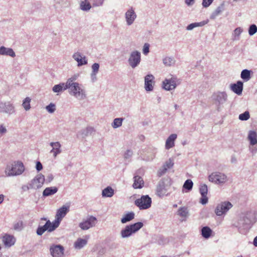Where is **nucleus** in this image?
Listing matches in <instances>:
<instances>
[{
    "mask_svg": "<svg viewBox=\"0 0 257 257\" xmlns=\"http://www.w3.org/2000/svg\"><path fill=\"white\" fill-rule=\"evenodd\" d=\"M256 221L255 212L248 211L239 214L237 220L234 222V226L238 229H246Z\"/></svg>",
    "mask_w": 257,
    "mask_h": 257,
    "instance_id": "1",
    "label": "nucleus"
},
{
    "mask_svg": "<svg viewBox=\"0 0 257 257\" xmlns=\"http://www.w3.org/2000/svg\"><path fill=\"white\" fill-rule=\"evenodd\" d=\"M25 171L23 164L20 161L14 162L7 165L5 170L7 176H15L21 175Z\"/></svg>",
    "mask_w": 257,
    "mask_h": 257,
    "instance_id": "2",
    "label": "nucleus"
},
{
    "mask_svg": "<svg viewBox=\"0 0 257 257\" xmlns=\"http://www.w3.org/2000/svg\"><path fill=\"white\" fill-rule=\"evenodd\" d=\"M69 89V93L78 100H83L86 97L85 91L83 88L82 84L75 83L73 85L66 86Z\"/></svg>",
    "mask_w": 257,
    "mask_h": 257,
    "instance_id": "3",
    "label": "nucleus"
},
{
    "mask_svg": "<svg viewBox=\"0 0 257 257\" xmlns=\"http://www.w3.org/2000/svg\"><path fill=\"white\" fill-rule=\"evenodd\" d=\"M143 226V223L141 222L132 224L125 226L120 232V235L122 238H126L131 236L137 232Z\"/></svg>",
    "mask_w": 257,
    "mask_h": 257,
    "instance_id": "4",
    "label": "nucleus"
},
{
    "mask_svg": "<svg viewBox=\"0 0 257 257\" xmlns=\"http://www.w3.org/2000/svg\"><path fill=\"white\" fill-rule=\"evenodd\" d=\"M181 83V80L176 76L171 75V77L165 79L162 82V88L167 91L174 90L177 85Z\"/></svg>",
    "mask_w": 257,
    "mask_h": 257,
    "instance_id": "5",
    "label": "nucleus"
},
{
    "mask_svg": "<svg viewBox=\"0 0 257 257\" xmlns=\"http://www.w3.org/2000/svg\"><path fill=\"white\" fill-rule=\"evenodd\" d=\"M210 182L217 185H222L225 183L228 178L226 174L220 172H214L208 176Z\"/></svg>",
    "mask_w": 257,
    "mask_h": 257,
    "instance_id": "6",
    "label": "nucleus"
},
{
    "mask_svg": "<svg viewBox=\"0 0 257 257\" xmlns=\"http://www.w3.org/2000/svg\"><path fill=\"white\" fill-rule=\"evenodd\" d=\"M16 107L15 105L10 101H3L0 102V113L13 115L16 113Z\"/></svg>",
    "mask_w": 257,
    "mask_h": 257,
    "instance_id": "7",
    "label": "nucleus"
},
{
    "mask_svg": "<svg viewBox=\"0 0 257 257\" xmlns=\"http://www.w3.org/2000/svg\"><path fill=\"white\" fill-rule=\"evenodd\" d=\"M232 207L233 205L229 201H222L217 205L215 209V213L218 216L225 215Z\"/></svg>",
    "mask_w": 257,
    "mask_h": 257,
    "instance_id": "8",
    "label": "nucleus"
},
{
    "mask_svg": "<svg viewBox=\"0 0 257 257\" xmlns=\"http://www.w3.org/2000/svg\"><path fill=\"white\" fill-rule=\"evenodd\" d=\"M141 61V53L138 50L132 51L128 57L127 62L129 66L133 69L138 67Z\"/></svg>",
    "mask_w": 257,
    "mask_h": 257,
    "instance_id": "9",
    "label": "nucleus"
},
{
    "mask_svg": "<svg viewBox=\"0 0 257 257\" xmlns=\"http://www.w3.org/2000/svg\"><path fill=\"white\" fill-rule=\"evenodd\" d=\"M151 204L152 199L148 195H143L135 201V204L141 210L149 208L151 206Z\"/></svg>",
    "mask_w": 257,
    "mask_h": 257,
    "instance_id": "10",
    "label": "nucleus"
},
{
    "mask_svg": "<svg viewBox=\"0 0 257 257\" xmlns=\"http://www.w3.org/2000/svg\"><path fill=\"white\" fill-rule=\"evenodd\" d=\"M59 226L53 221L51 222L49 220H47L43 226H39L37 229V234L38 235H42L46 231L51 232L55 230Z\"/></svg>",
    "mask_w": 257,
    "mask_h": 257,
    "instance_id": "11",
    "label": "nucleus"
},
{
    "mask_svg": "<svg viewBox=\"0 0 257 257\" xmlns=\"http://www.w3.org/2000/svg\"><path fill=\"white\" fill-rule=\"evenodd\" d=\"M212 99L214 101V103L217 106V110H219L221 106L227 101V95L224 91H218L213 94Z\"/></svg>",
    "mask_w": 257,
    "mask_h": 257,
    "instance_id": "12",
    "label": "nucleus"
},
{
    "mask_svg": "<svg viewBox=\"0 0 257 257\" xmlns=\"http://www.w3.org/2000/svg\"><path fill=\"white\" fill-rule=\"evenodd\" d=\"M247 139L249 143V150L250 152L254 154L257 152V133L254 131H249Z\"/></svg>",
    "mask_w": 257,
    "mask_h": 257,
    "instance_id": "13",
    "label": "nucleus"
},
{
    "mask_svg": "<svg viewBox=\"0 0 257 257\" xmlns=\"http://www.w3.org/2000/svg\"><path fill=\"white\" fill-rule=\"evenodd\" d=\"M97 219L93 216H89L85 220H83L79 224V226L82 230H87L95 226Z\"/></svg>",
    "mask_w": 257,
    "mask_h": 257,
    "instance_id": "14",
    "label": "nucleus"
},
{
    "mask_svg": "<svg viewBox=\"0 0 257 257\" xmlns=\"http://www.w3.org/2000/svg\"><path fill=\"white\" fill-rule=\"evenodd\" d=\"M69 205H64L58 209L57 211L55 219L54 221L59 226L61 221L69 211Z\"/></svg>",
    "mask_w": 257,
    "mask_h": 257,
    "instance_id": "15",
    "label": "nucleus"
},
{
    "mask_svg": "<svg viewBox=\"0 0 257 257\" xmlns=\"http://www.w3.org/2000/svg\"><path fill=\"white\" fill-rule=\"evenodd\" d=\"M137 14L133 7H130L124 14L126 24L128 26L132 25L137 18Z\"/></svg>",
    "mask_w": 257,
    "mask_h": 257,
    "instance_id": "16",
    "label": "nucleus"
},
{
    "mask_svg": "<svg viewBox=\"0 0 257 257\" xmlns=\"http://www.w3.org/2000/svg\"><path fill=\"white\" fill-rule=\"evenodd\" d=\"M45 182V177L42 174H38L30 181L31 188L33 189H38L41 188Z\"/></svg>",
    "mask_w": 257,
    "mask_h": 257,
    "instance_id": "17",
    "label": "nucleus"
},
{
    "mask_svg": "<svg viewBox=\"0 0 257 257\" xmlns=\"http://www.w3.org/2000/svg\"><path fill=\"white\" fill-rule=\"evenodd\" d=\"M144 88L146 91L150 92L154 90L155 83V77L152 74H147L144 78Z\"/></svg>",
    "mask_w": 257,
    "mask_h": 257,
    "instance_id": "18",
    "label": "nucleus"
},
{
    "mask_svg": "<svg viewBox=\"0 0 257 257\" xmlns=\"http://www.w3.org/2000/svg\"><path fill=\"white\" fill-rule=\"evenodd\" d=\"M64 252V248L60 244H52L50 247V253L52 257H62Z\"/></svg>",
    "mask_w": 257,
    "mask_h": 257,
    "instance_id": "19",
    "label": "nucleus"
},
{
    "mask_svg": "<svg viewBox=\"0 0 257 257\" xmlns=\"http://www.w3.org/2000/svg\"><path fill=\"white\" fill-rule=\"evenodd\" d=\"M72 58L77 62V66L80 67L86 65L88 63L86 57L79 52L74 53L72 56Z\"/></svg>",
    "mask_w": 257,
    "mask_h": 257,
    "instance_id": "20",
    "label": "nucleus"
},
{
    "mask_svg": "<svg viewBox=\"0 0 257 257\" xmlns=\"http://www.w3.org/2000/svg\"><path fill=\"white\" fill-rule=\"evenodd\" d=\"M50 146L52 147L50 153L52 154L53 157L55 158L57 156L61 153V145L59 142H51Z\"/></svg>",
    "mask_w": 257,
    "mask_h": 257,
    "instance_id": "21",
    "label": "nucleus"
},
{
    "mask_svg": "<svg viewBox=\"0 0 257 257\" xmlns=\"http://www.w3.org/2000/svg\"><path fill=\"white\" fill-rule=\"evenodd\" d=\"M168 188L164 181L160 182L157 187V194L160 197L168 195L167 193Z\"/></svg>",
    "mask_w": 257,
    "mask_h": 257,
    "instance_id": "22",
    "label": "nucleus"
},
{
    "mask_svg": "<svg viewBox=\"0 0 257 257\" xmlns=\"http://www.w3.org/2000/svg\"><path fill=\"white\" fill-rule=\"evenodd\" d=\"M199 192L201 195V198L200 199V203L203 205L206 204L208 202V197L207 196L208 193V188L206 184L200 185Z\"/></svg>",
    "mask_w": 257,
    "mask_h": 257,
    "instance_id": "23",
    "label": "nucleus"
},
{
    "mask_svg": "<svg viewBox=\"0 0 257 257\" xmlns=\"http://www.w3.org/2000/svg\"><path fill=\"white\" fill-rule=\"evenodd\" d=\"M174 165L173 160L169 159L167 160L163 166L159 169L158 171V175L160 176L164 175L168 169H170L173 167Z\"/></svg>",
    "mask_w": 257,
    "mask_h": 257,
    "instance_id": "24",
    "label": "nucleus"
},
{
    "mask_svg": "<svg viewBox=\"0 0 257 257\" xmlns=\"http://www.w3.org/2000/svg\"><path fill=\"white\" fill-rule=\"evenodd\" d=\"M230 88L236 94L241 95L243 90V82L238 81L236 83L231 84Z\"/></svg>",
    "mask_w": 257,
    "mask_h": 257,
    "instance_id": "25",
    "label": "nucleus"
},
{
    "mask_svg": "<svg viewBox=\"0 0 257 257\" xmlns=\"http://www.w3.org/2000/svg\"><path fill=\"white\" fill-rule=\"evenodd\" d=\"M177 215L181 217V221H186L189 215V210L187 207H181L177 211Z\"/></svg>",
    "mask_w": 257,
    "mask_h": 257,
    "instance_id": "26",
    "label": "nucleus"
},
{
    "mask_svg": "<svg viewBox=\"0 0 257 257\" xmlns=\"http://www.w3.org/2000/svg\"><path fill=\"white\" fill-rule=\"evenodd\" d=\"M0 55L9 56L14 58L16 56V54L13 49L1 46L0 47Z\"/></svg>",
    "mask_w": 257,
    "mask_h": 257,
    "instance_id": "27",
    "label": "nucleus"
},
{
    "mask_svg": "<svg viewBox=\"0 0 257 257\" xmlns=\"http://www.w3.org/2000/svg\"><path fill=\"white\" fill-rule=\"evenodd\" d=\"M100 65L97 63L93 64L91 66V72L90 73V78L91 81L94 82L97 80L96 75L98 73Z\"/></svg>",
    "mask_w": 257,
    "mask_h": 257,
    "instance_id": "28",
    "label": "nucleus"
},
{
    "mask_svg": "<svg viewBox=\"0 0 257 257\" xmlns=\"http://www.w3.org/2000/svg\"><path fill=\"white\" fill-rule=\"evenodd\" d=\"M177 138V135L175 134H171L167 138L165 143V148L169 150L175 146V141Z\"/></svg>",
    "mask_w": 257,
    "mask_h": 257,
    "instance_id": "29",
    "label": "nucleus"
},
{
    "mask_svg": "<svg viewBox=\"0 0 257 257\" xmlns=\"http://www.w3.org/2000/svg\"><path fill=\"white\" fill-rule=\"evenodd\" d=\"M3 241L7 247H10L14 244L15 238L12 235L6 234L3 237Z\"/></svg>",
    "mask_w": 257,
    "mask_h": 257,
    "instance_id": "30",
    "label": "nucleus"
},
{
    "mask_svg": "<svg viewBox=\"0 0 257 257\" xmlns=\"http://www.w3.org/2000/svg\"><path fill=\"white\" fill-rule=\"evenodd\" d=\"M134 181L133 186L135 189H141L143 187L144 182L141 177L135 176L134 177Z\"/></svg>",
    "mask_w": 257,
    "mask_h": 257,
    "instance_id": "31",
    "label": "nucleus"
},
{
    "mask_svg": "<svg viewBox=\"0 0 257 257\" xmlns=\"http://www.w3.org/2000/svg\"><path fill=\"white\" fill-rule=\"evenodd\" d=\"M209 22L208 20H206L200 22H195L193 23H191L189 25H188L186 27V30L187 31H191L193 29L197 28V27H201L204 26V25L208 24Z\"/></svg>",
    "mask_w": 257,
    "mask_h": 257,
    "instance_id": "32",
    "label": "nucleus"
},
{
    "mask_svg": "<svg viewBox=\"0 0 257 257\" xmlns=\"http://www.w3.org/2000/svg\"><path fill=\"white\" fill-rule=\"evenodd\" d=\"M58 188L56 187H47L43 192V196L44 197L49 196L56 193Z\"/></svg>",
    "mask_w": 257,
    "mask_h": 257,
    "instance_id": "33",
    "label": "nucleus"
},
{
    "mask_svg": "<svg viewBox=\"0 0 257 257\" xmlns=\"http://www.w3.org/2000/svg\"><path fill=\"white\" fill-rule=\"evenodd\" d=\"M135 213L133 211L128 212V213L123 215V217L121 219V222L123 224L126 223L132 220L135 218Z\"/></svg>",
    "mask_w": 257,
    "mask_h": 257,
    "instance_id": "34",
    "label": "nucleus"
},
{
    "mask_svg": "<svg viewBox=\"0 0 257 257\" xmlns=\"http://www.w3.org/2000/svg\"><path fill=\"white\" fill-rule=\"evenodd\" d=\"M212 230L208 226L203 227L201 229V235L205 239L209 238L212 234Z\"/></svg>",
    "mask_w": 257,
    "mask_h": 257,
    "instance_id": "35",
    "label": "nucleus"
},
{
    "mask_svg": "<svg viewBox=\"0 0 257 257\" xmlns=\"http://www.w3.org/2000/svg\"><path fill=\"white\" fill-rule=\"evenodd\" d=\"M114 195V190L110 186L104 188L102 191L103 197H111Z\"/></svg>",
    "mask_w": 257,
    "mask_h": 257,
    "instance_id": "36",
    "label": "nucleus"
},
{
    "mask_svg": "<svg viewBox=\"0 0 257 257\" xmlns=\"http://www.w3.org/2000/svg\"><path fill=\"white\" fill-rule=\"evenodd\" d=\"M87 243V239L79 238L74 243V247L76 249H81Z\"/></svg>",
    "mask_w": 257,
    "mask_h": 257,
    "instance_id": "37",
    "label": "nucleus"
},
{
    "mask_svg": "<svg viewBox=\"0 0 257 257\" xmlns=\"http://www.w3.org/2000/svg\"><path fill=\"white\" fill-rule=\"evenodd\" d=\"M91 8L90 3L88 0H84L80 3V9L85 12L89 11Z\"/></svg>",
    "mask_w": 257,
    "mask_h": 257,
    "instance_id": "38",
    "label": "nucleus"
},
{
    "mask_svg": "<svg viewBox=\"0 0 257 257\" xmlns=\"http://www.w3.org/2000/svg\"><path fill=\"white\" fill-rule=\"evenodd\" d=\"M251 71L247 69H243L240 74V77L244 81H248L251 78Z\"/></svg>",
    "mask_w": 257,
    "mask_h": 257,
    "instance_id": "39",
    "label": "nucleus"
},
{
    "mask_svg": "<svg viewBox=\"0 0 257 257\" xmlns=\"http://www.w3.org/2000/svg\"><path fill=\"white\" fill-rule=\"evenodd\" d=\"M163 63L167 67H170L175 64V60L172 57L166 56L163 58Z\"/></svg>",
    "mask_w": 257,
    "mask_h": 257,
    "instance_id": "40",
    "label": "nucleus"
},
{
    "mask_svg": "<svg viewBox=\"0 0 257 257\" xmlns=\"http://www.w3.org/2000/svg\"><path fill=\"white\" fill-rule=\"evenodd\" d=\"M66 83H61L59 84L55 85L52 88V90L54 92L59 93L63 90L67 89V88L66 87Z\"/></svg>",
    "mask_w": 257,
    "mask_h": 257,
    "instance_id": "41",
    "label": "nucleus"
},
{
    "mask_svg": "<svg viewBox=\"0 0 257 257\" xmlns=\"http://www.w3.org/2000/svg\"><path fill=\"white\" fill-rule=\"evenodd\" d=\"M80 74L79 73H75L73 75H72L70 78H69L66 82V85H71L75 83H78V82H75L76 80L78 79V78L79 77Z\"/></svg>",
    "mask_w": 257,
    "mask_h": 257,
    "instance_id": "42",
    "label": "nucleus"
},
{
    "mask_svg": "<svg viewBox=\"0 0 257 257\" xmlns=\"http://www.w3.org/2000/svg\"><path fill=\"white\" fill-rule=\"evenodd\" d=\"M92 131L91 127H86L81 130L78 134V136L82 138H84L91 134Z\"/></svg>",
    "mask_w": 257,
    "mask_h": 257,
    "instance_id": "43",
    "label": "nucleus"
},
{
    "mask_svg": "<svg viewBox=\"0 0 257 257\" xmlns=\"http://www.w3.org/2000/svg\"><path fill=\"white\" fill-rule=\"evenodd\" d=\"M123 120L124 118L122 117H117L114 118L111 123V126L113 128H117L120 127L122 125Z\"/></svg>",
    "mask_w": 257,
    "mask_h": 257,
    "instance_id": "44",
    "label": "nucleus"
},
{
    "mask_svg": "<svg viewBox=\"0 0 257 257\" xmlns=\"http://www.w3.org/2000/svg\"><path fill=\"white\" fill-rule=\"evenodd\" d=\"M193 186V181L190 179H187L185 181L183 186V188L186 190L185 192H188L192 190Z\"/></svg>",
    "mask_w": 257,
    "mask_h": 257,
    "instance_id": "45",
    "label": "nucleus"
},
{
    "mask_svg": "<svg viewBox=\"0 0 257 257\" xmlns=\"http://www.w3.org/2000/svg\"><path fill=\"white\" fill-rule=\"evenodd\" d=\"M242 32V29L240 27L236 28L232 34V40L237 41L239 40V36Z\"/></svg>",
    "mask_w": 257,
    "mask_h": 257,
    "instance_id": "46",
    "label": "nucleus"
},
{
    "mask_svg": "<svg viewBox=\"0 0 257 257\" xmlns=\"http://www.w3.org/2000/svg\"><path fill=\"white\" fill-rule=\"evenodd\" d=\"M223 11V6L218 7L212 13L210 18L214 20L218 15H219Z\"/></svg>",
    "mask_w": 257,
    "mask_h": 257,
    "instance_id": "47",
    "label": "nucleus"
},
{
    "mask_svg": "<svg viewBox=\"0 0 257 257\" xmlns=\"http://www.w3.org/2000/svg\"><path fill=\"white\" fill-rule=\"evenodd\" d=\"M31 99L27 97L25 98L22 103V106L26 111H29L31 109Z\"/></svg>",
    "mask_w": 257,
    "mask_h": 257,
    "instance_id": "48",
    "label": "nucleus"
},
{
    "mask_svg": "<svg viewBox=\"0 0 257 257\" xmlns=\"http://www.w3.org/2000/svg\"><path fill=\"white\" fill-rule=\"evenodd\" d=\"M250 117L249 113L248 111H246L244 112L241 113L239 115V119L241 120H247Z\"/></svg>",
    "mask_w": 257,
    "mask_h": 257,
    "instance_id": "49",
    "label": "nucleus"
},
{
    "mask_svg": "<svg viewBox=\"0 0 257 257\" xmlns=\"http://www.w3.org/2000/svg\"><path fill=\"white\" fill-rule=\"evenodd\" d=\"M257 32V26L255 24L251 25L248 29V34L250 36H252Z\"/></svg>",
    "mask_w": 257,
    "mask_h": 257,
    "instance_id": "50",
    "label": "nucleus"
},
{
    "mask_svg": "<svg viewBox=\"0 0 257 257\" xmlns=\"http://www.w3.org/2000/svg\"><path fill=\"white\" fill-rule=\"evenodd\" d=\"M46 109L48 112L53 113L56 110V106L55 104L51 103L46 106Z\"/></svg>",
    "mask_w": 257,
    "mask_h": 257,
    "instance_id": "51",
    "label": "nucleus"
},
{
    "mask_svg": "<svg viewBox=\"0 0 257 257\" xmlns=\"http://www.w3.org/2000/svg\"><path fill=\"white\" fill-rule=\"evenodd\" d=\"M133 155V152L132 150L128 149L127 150L125 153H124V158L125 159H130L131 158Z\"/></svg>",
    "mask_w": 257,
    "mask_h": 257,
    "instance_id": "52",
    "label": "nucleus"
},
{
    "mask_svg": "<svg viewBox=\"0 0 257 257\" xmlns=\"http://www.w3.org/2000/svg\"><path fill=\"white\" fill-rule=\"evenodd\" d=\"M150 51V44L149 43H145L143 47V53L144 55H147Z\"/></svg>",
    "mask_w": 257,
    "mask_h": 257,
    "instance_id": "53",
    "label": "nucleus"
},
{
    "mask_svg": "<svg viewBox=\"0 0 257 257\" xmlns=\"http://www.w3.org/2000/svg\"><path fill=\"white\" fill-rule=\"evenodd\" d=\"M214 0H202V5L204 8L209 7L213 3Z\"/></svg>",
    "mask_w": 257,
    "mask_h": 257,
    "instance_id": "54",
    "label": "nucleus"
},
{
    "mask_svg": "<svg viewBox=\"0 0 257 257\" xmlns=\"http://www.w3.org/2000/svg\"><path fill=\"white\" fill-rule=\"evenodd\" d=\"M23 228V222L22 221H19L16 223H15L14 225V229L16 230H21Z\"/></svg>",
    "mask_w": 257,
    "mask_h": 257,
    "instance_id": "55",
    "label": "nucleus"
},
{
    "mask_svg": "<svg viewBox=\"0 0 257 257\" xmlns=\"http://www.w3.org/2000/svg\"><path fill=\"white\" fill-rule=\"evenodd\" d=\"M7 133V128L5 124H0V135H3Z\"/></svg>",
    "mask_w": 257,
    "mask_h": 257,
    "instance_id": "56",
    "label": "nucleus"
},
{
    "mask_svg": "<svg viewBox=\"0 0 257 257\" xmlns=\"http://www.w3.org/2000/svg\"><path fill=\"white\" fill-rule=\"evenodd\" d=\"M31 185L30 183H29L28 184H27V185H23L22 187V189L24 191H27L30 189H33V188H31Z\"/></svg>",
    "mask_w": 257,
    "mask_h": 257,
    "instance_id": "57",
    "label": "nucleus"
},
{
    "mask_svg": "<svg viewBox=\"0 0 257 257\" xmlns=\"http://www.w3.org/2000/svg\"><path fill=\"white\" fill-rule=\"evenodd\" d=\"M36 169L38 171H40L43 169V166L41 163L39 161L36 162Z\"/></svg>",
    "mask_w": 257,
    "mask_h": 257,
    "instance_id": "58",
    "label": "nucleus"
},
{
    "mask_svg": "<svg viewBox=\"0 0 257 257\" xmlns=\"http://www.w3.org/2000/svg\"><path fill=\"white\" fill-rule=\"evenodd\" d=\"M195 2V0H185V3L187 6L190 7L193 6Z\"/></svg>",
    "mask_w": 257,
    "mask_h": 257,
    "instance_id": "59",
    "label": "nucleus"
},
{
    "mask_svg": "<svg viewBox=\"0 0 257 257\" xmlns=\"http://www.w3.org/2000/svg\"><path fill=\"white\" fill-rule=\"evenodd\" d=\"M253 244L254 246H257V236L254 238Z\"/></svg>",
    "mask_w": 257,
    "mask_h": 257,
    "instance_id": "60",
    "label": "nucleus"
},
{
    "mask_svg": "<svg viewBox=\"0 0 257 257\" xmlns=\"http://www.w3.org/2000/svg\"><path fill=\"white\" fill-rule=\"evenodd\" d=\"M5 196L3 194L0 195V204H1L4 200Z\"/></svg>",
    "mask_w": 257,
    "mask_h": 257,
    "instance_id": "61",
    "label": "nucleus"
},
{
    "mask_svg": "<svg viewBox=\"0 0 257 257\" xmlns=\"http://www.w3.org/2000/svg\"><path fill=\"white\" fill-rule=\"evenodd\" d=\"M231 162L232 163H235L236 162V159L235 156H232L231 158Z\"/></svg>",
    "mask_w": 257,
    "mask_h": 257,
    "instance_id": "62",
    "label": "nucleus"
},
{
    "mask_svg": "<svg viewBox=\"0 0 257 257\" xmlns=\"http://www.w3.org/2000/svg\"><path fill=\"white\" fill-rule=\"evenodd\" d=\"M48 181L49 182H51L53 179V175H49L48 176Z\"/></svg>",
    "mask_w": 257,
    "mask_h": 257,
    "instance_id": "63",
    "label": "nucleus"
},
{
    "mask_svg": "<svg viewBox=\"0 0 257 257\" xmlns=\"http://www.w3.org/2000/svg\"><path fill=\"white\" fill-rule=\"evenodd\" d=\"M174 107H175V109H177L178 108V105L177 104H175Z\"/></svg>",
    "mask_w": 257,
    "mask_h": 257,
    "instance_id": "64",
    "label": "nucleus"
}]
</instances>
